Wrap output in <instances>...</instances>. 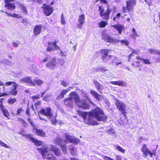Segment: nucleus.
Returning <instances> with one entry per match:
<instances>
[{"label": "nucleus", "mask_w": 160, "mask_h": 160, "mask_svg": "<svg viewBox=\"0 0 160 160\" xmlns=\"http://www.w3.org/2000/svg\"><path fill=\"white\" fill-rule=\"evenodd\" d=\"M41 104V102L38 101L35 104V106L36 109L40 108V105Z\"/></svg>", "instance_id": "nucleus-52"}, {"label": "nucleus", "mask_w": 160, "mask_h": 160, "mask_svg": "<svg viewBox=\"0 0 160 160\" xmlns=\"http://www.w3.org/2000/svg\"><path fill=\"white\" fill-rule=\"evenodd\" d=\"M140 62L139 61H137L136 62H134L132 64V65L136 67H138L139 66V63Z\"/></svg>", "instance_id": "nucleus-47"}, {"label": "nucleus", "mask_w": 160, "mask_h": 160, "mask_svg": "<svg viewBox=\"0 0 160 160\" xmlns=\"http://www.w3.org/2000/svg\"><path fill=\"white\" fill-rule=\"evenodd\" d=\"M64 136L65 137L64 142L67 143L70 142L76 145L80 142V140L79 139H76L73 137L69 135L68 133H65Z\"/></svg>", "instance_id": "nucleus-11"}, {"label": "nucleus", "mask_w": 160, "mask_h": 160, "mask_svg": "<svg viewBox=\"0 0 160 160\" xmlns=\"http://www.w3.org/2000/svg\"><path fill=\"white\" fill-rule=\"evenodd\" d=\"M115 64H116L117 65H118L119 64H121V61H120L119 62H115Z\"/></svg>", "instance_id": "nucleus-63"}, {"label": "nucleus", "mask_w": 160, "mask_h": 160, "mask_svg": "<svg viewBox=\"0 0 160 160\" xmlns=\"http://www.w3.org/2000/svg\"><path fill=\"white\" fill-rule=\"evenodd\" d=\"M19 5L20 8L21 10H22V11L23 12L26 13L27 10L26 7H25L24 5L22 4H19Z\"/></svg>", "instance_id": "nucleus-39"}, {"label": "nucleus", "mask_w": 160, "mask_h": 160, "mask_svg": "<svg viewBox=\"0 0 160 160\" xmlns=\"http://www.w3.org/2000/svg\"><path fill=\"white\" fill-rule=\"evenodd\" d=\"M28 121L30 123L32 126H33V131L36 135L42 137H45L46 135V133L42 129H37L35 128V126H34L33 122L31 121L30 118L28 119Z\"/></svg>", "instance_id": "nucleus-14"}, {"label": "nucleus", "mask_w": 160, "mask_h": 160, "mask_svg": "<svg viewBox=\"0 0 160 160\" xmlns=\"http://www.w3.org/2000/svg\"><path fill=\"white\" fill-rule=\"evenodd\" d=\"M82 94L86 99L88 98V99H89V98L88 97V96L87 95V92L85 91H83V90H82Z\"/></svg>", "instance_id": "nucleus-49"}, {"label": "nucleus", "mask_w": 160, "mask_h": 160, "mask_svg": "<svg viewBox=\"0 0 160 160\" xmlns=\"http://www.w3.org/2000/svg\"><path fill=\"white\" fill-rule=\"evenodd\" d=\"M78 114L85 120L87 124L96 125L98 123L96 122H93L94 119L98 121H106L107 117L104 115V113L101 109L98 107L92 110L90 112L78 111Z\"/></svg>", "instance_id": "nucleus-1"}, {"label": "nucleus", "mask_w": 160, "mask_h": 160, "mask_svg": "<svg viewBox=\"0 0 160 160\" xmlns=\"http://www.w3.org/2000/svg\"><path fill=\"white\" fill-rule=\"evenodd\" d=\"M42 26L39 25L36 26L33 29V33L35 36L38 35L40 34Z\"/></svg>", "instance_id": "nucleus-22"}, {"label": "nucleus", "mask_w": 160, "mask_h": 160, "mask_svg": "<svg viewBox=\"0 0 160 160\" xmlns=\"http://www.w3.org/2000/svg\"><path fill=\"white\" fill-rule=\"evenodd\" d=\"M61 22L62 24H64L65 23V18L63 13H62L61 17Z\"/></svg>", "instance_id": "nucleus-43"}, {"label": "nucleus", "mask_w": 160, "mask_h": 160, "mask_svg": "<svg viewBox=\"0 0 160 160\" xmlns=\"http://www.w3.org/2000/svg\"><path fill=\"white\" fill-rule=\"evenodd\" d=\"M115 148L119 151L121 152L122 153H124L125 152V150L122 148V147L118 146V145L116 144L114 145Z\"/></svg>", "instance_id": "nucleus-38"}, {"label": "nucleus", "mask_w": 160, "mask_h": 160, "mask_svg": "<svg viewBox=\"0 0 160 160\" xmlns=\"http://www.w3.org/2000/svg\"><path fill=\"white\" fill-rule=\"evenodd\" d=\"M60 63L61 64L63 65L64 63V61L62 60H61V61L60 62Z\"/></svg>", "instance_id": "nucleus-64"}, {"label": "nucleus", "mask_w": 160, "mask_h": 160, "mask_svg": "<svg viewBox=\"0 0 160 160\" xmlns=\"http://www.w3.org/2000/svg\"><path fill=\"white\" fill-rule=\"evenodd\" d=\"M103 158L105 160H115L107 156H105Z\"/></svg>", "instance_id": "nucleus-56"}, {"label": "nucleus", "mask_w": 160, "mask_h": 160, "mask_svg": "<svg viewBox=\"0 0 160 160\" xmlns=\"http://www.w3.org/2000/svg\"><path fill=\"white\" fill-rule=\"evenodd\" d=\"M131 51L132 52L131 54H129V55L128 56V61H129L130 60V59H131V57L132 56V54H138L139 52V51L138 50H134L133 49H131Z\"/></svg>", "instance_id": "nucleus-36"}, {"label": "nucleus", "mask_w": 160, "mask_h": 160, "mask_svg": "<svg viewBox=\"0 0 160 160\" xmlns=\"http://www.w3.org/2000/svg\"><path fill=\"white\" fill-rule=\"evenodd\" d=\"M18 86L17 83L14 82H7L4 84L0 81V97L10 94L15 96L18 93L17 89Z\"/></svg>", "instance_id": "nucleus-3"}, {"label": "nucleus", "mask_w": 160, "mask_h": 160, "mask_svg": "<svg viewBox=\"0 0 160 160\" xmlns=\"http://www.w3.org/2000/svg\"><path fill=\"white\" fill-rule=\"evenodd\" d=\"M70 96L74 98L75 104L78 107L84 109H87L90 107V105L87 103L84 99L80 100L78 96L74 92H72L70 94Z\"/></svg>", "instance_id": "nucleus-4"}, {"label": "nucleus", "mask_w": 160, "mask_h": 160, "mask_svg": "<svg viewBox=\"0 0 160 160\" xmlns=\"http://www.w3.org/2000/svg\"><path fill=\"white\" fill-rule=\"evenodd\" d=\"M109 51L108 49H102L100 51L102 59L105 62H107L113 57L111 55H108Z\"/></svg>", "instance_id": "nucleus-15"}, {"label": "nucleus", "mask_w": 160, "mask_h": 160, "mask_svg": "<svg viewBox=\"0 0 160 160\" xmlns=\"http://www.w3.org/2000/svg\"><path fill=\"white\" fill-rule=\"evenodd\" d=\"M39 118L41 120H44L46 122H47V120L46 119H44V118H43L40 115H39Z\"/></svg>", "instance_id": "nucleus-62"}, {"label": "nucleus", "mask_w": 160, "mask_h": 160, "mask_svg": "<svg viewBox=\"0 0 160 160\" xmlns=\"http://www.w3.org/2000/svg\"><path fill=\"white\" fill-rule=\"evenodd\" d=\"M139 35L138 34L135 29L133 28L132 30V34L131 35V36L133 38H135L137 37Z\"/></svg>", "instance_id": "nucleus-37"}, {"label": "nucleus", "mask_w": 160, "mask_h": 160, "mask_svg": "<svg viewBox=\"0 0 160 160\" xmlns=\"http://www.w3.org/2000/svg\"><path fill=\"white\" fill-rule=\"evenodd\" d=\"M136 0H129L127 2V6L123 7L122 11L123 12H129L135 6L136 3Z\"/></svg>", "instance_id": "nucleus-13"}, {"label": "nucleus", "mask_w": 160, "mask_h": 160, "mask_svg": "<svg viewBox=\"0 0 160 160\" xmlns=\"http://www.w3.org/2000/svg\"><path fill=\"white\" fill-rule=\"evenodd\" d=\"M96 70L97 71H100L103 72L105 74V73L108 71V69L105 67H104L102 66H100V67L97 68Z\"/></svg>", "instance_id": "nucleus-34"}, {"label": "nucleus", "mask_w": 160, "mask_h": 160, "mask_svg": "<svg viewBox=\"0 0 160 160\" xmlns=\"http://www.w3.org/2000/svg\"><path fill=\"white\" fill-rule=\"evenodd\" d=\"M142 60L144 62V63L147 64H151V62L149 60L147 59L143 58L142 59Z\"/></svg>", "instance_id": "nucleus-45"}, {"label": "nucleus", "mask_w": 160, "mask_h": 160, "mask_svg": "<svg viewBox=\"0 0 160 160\" xmlns=\"http://www.w3.org/2000/svg\"><path fill=\"white\" fill-rule=\"evenodd\" d=\"M149 52L152 54L158 53V50H154L152 49H149Z\"/></svg>", "instance_id": "nucleus-48"}, {"label": "nucleus", "mask_w": 160, "mask_h": 160, "mask_svg": "<svg viewBox=\"0 0 160 160\" xmlns=\"http://www.w3.org/2000/svg\"><path fill=\"white\" fill-rule=\"evenodd\" d=\"M115 104L118 110L122 112V114L124 116H126L127 113L126 111V104L118 99H115Z\"/></svg>", "instance_id": "nucleus-9"}, {"label": "nucleus", "mask_w": 160, "mask_h": 160, "mask_svg": "<svg viewBox=\"0 0 160 160\" xmlns=\"http://www.w3.org/2000/svg\"><path fill=\"white\" fill-rule=\"evenodd\" d=\"M124 18L126 20V21L128 22H129L130 20V19L129 17L127 16V15H125L124 17Z\"/></svg>", "instance_id": "nucleus-58"}, {"label": "nucleus", "mask_w": 160, "mask_h": 160, "mask_svg": "<svg viewBox=\"0 0 160 160\" xmlns=\"http://www.w3.org/2000/svg\"><path fill=\"white\" fill-rule=\"evenodd\" d=\"M30 65L29 66V69L30 70L34 72L35 73H36V74H37V69L36 68L35 65H34V62H30Z\"/></svg>", "instance_id": "nucleus-28"}, {"label": "nucleus", "mask_w": 160, "mask_h": 160, "mask_svg": "<svg viewBox=\"0 0 160 160\" xmlns=\"http://www.w3.org/2000/svg\"><path fill=\"white\" fill-rule=\"evenodd\" d=\"M24 111V110L23 108L21 107L18 109L17 111V112L14 113L13 112H11V114L13 116L16 115H20V113Z\"/></svg>", "instance_id": "nucleus-31"}, {"label": "nucleus", "mask_w": 160, "mask_h": 160, "mask_svg": "<svg viewBox=\"0 0 160 160\" xmlns=\"http://www.w3.org/2000/svg\"><path fill=\"white\" fill-rule=\"evenodd\" d=\"M94 84L99 92L100 93L102 92V90L103 88V86L97 81H94Z\"/></svg>", "instance_id": "nucleus-29"}, {"label": "nucleus", "mask_w": 160, "mask_h": 160, "mask_svg": "<svg viewBox=\"0 0 160 160\" xmlns=\"http://www.w3.org/2000/svg\"><path fill=\"white\" fill-rule=\"evenodd\" d=\"M37 150L41 153L43 158L51 160H57L55 157L51 153V152L54 153L57 156L61 155L60 149L53 145L44 144L41 148H37Z\"/></svg>", "instance_id": "nucleus-2"}, {"label": "nucleus", "mask_w": 160, "mask_h": 160, "mask_svg": "<svg viewBox=\"0 0 160 160\" xmlns=\"http://www.w3.org/2000/svg\"><path fill=\"white\" fill-rule=\"evenodd\" d=\"M60 55L61 57H65L67 55V53L66 52H63L61 50H60Z\"/></svg>", "instance_id": "nucleus-53"}, {"label": "nucleus", "mask_w": 160, "mask_h": 160, "mask_svg": "<svg viewBox=\"0 0 160 160\" xmlns=\"http://www.w3.org/2000/svg\"><path fill=\"white\" fill-rule=\"evenodd\" d=\"M15 0H5V7L7 8L8 9L12 10L15 9V6L14 4L12 3L9 2V1L13 2Z\"/></svg>", "instance_id": "nucleus-19"}, {"label": "nucleus", "mask_w": 160, "mask_h": 160, "mask_svg": "<svg viewBox=\"0 0 160 160\" xmlns=\"http://www.w3.org/2000/svg\"><path fill=\"white\" fill-rule=\"evenodd\" d=\"M117 58L115 57H113V59L112 61L113 64H115V62H117Z\"/></svg>", "instance_id": "nucleus-59"}, {"label": "nucleus", "mask_w": 160, "mask_h": 160, "mask_svg": "<svg viewBox=\"0 0 160 160\" xmlns=\"http://www.w3.org/2000/svg\"><path fill=\"white\" fill-rule=\"evenodd\" d=\"M0 109L4 116L8 119H9V117L10 116L9 113L7 109L5 108V106L4 105H1Z\"/></svg>", "instance_id": "nucleus-23"}, {"label": "nucleus", "mask_w": 160, "mask_h": 160, "mask_svg": "<svg viewBox=\"0 0 160 160\" xmlns=\"http://www.w3.org/2000/svg\"><path fill=\"white\" fill-rule=\"evenodd\" d=\"M90 93L96 99L98 100L99 101L102 100V96L98 94L95 91L93 90H91L90 91Z\"/></svg>", "instance_id": "nucleus-25"}, {"label": "nucleus", "mask_w": 160, "mask_h": 160, "mask_svg": "<svg viewBox=\"0 0 160 160\" xmlns=\"http://www.w3.org/2000/svg\"><path fill=\"white\" fill-rule=\"evenodd\" d=\"M51 108H48L45 109H42L40 111V113L44 116H46L48 118L51 120L52 123L55 125L56 123V115H53L51 112Z\"/></svg>", "instance_id": "nucleus-8"}, {"label": "nucleus", "mask_w": 160, "mask_h": 160, "mask_svg": "<svg viewBox=\"0 0 160 160\" xmlns=\"http://www.w3.org/2000/svg\"><path fill=\"white\" fill-rule=\"evenodd\" d=\"M53 142L55 144L60 146L62 152L63 153H66L67 151V146L63 143L64 141L62 139L58 136L56 138L54 139Z\"/></svg>", "instance_id": "nucleus-10"}, {"label": "nucleus", "mask_w": 160, "mask_h": 160, "mask_svg": "<svg viewBox=\"0 0 160 160\" xmlns=\"http://www.w3.org/2000/svg\"><path fill=\"white\" fill-rule=\"evenodd\" d=\"M99 10L100 11V14L101 16L102 17V18L105 19H108L110 13L112 12V9L110 8L109 6L108 5V8L107 11L103 12L104 9L101 7L99 6Z\"/></svg>", "instance_id": "nucleus-12"}, {"label": "nucleus", "mask_w": 160, "mask_h": 160, "mask_svg": "<svg viewBox=\"0 0 160 160\" xmlns=\"http://www.w3.org/2000/svg\"><path fill=\"white\" fill-rule=\"evenodd\" d=\"M105 74L107 77L109 78L113 77L114 75L112 70L108 69V71L105 73Z\"/></svg>", "instance_id": "nucleus-33"}, {"label": "nucleus", "mask_w": 160, "mask_h": 160, "mask_svg": "<svg viewBox=\"0 0 160 160\" xmlns=\"http://www.w3.org/2000/svg\"><path fill=\"white\" fill-rule=\"evenodd\" d=\"M122 17V16L121 15V13H118L116 16L115 17L113 18V20L114 21H118L121 17Z\"/></svg>", "instance_id": "nucleus-40"}, {"label": "nucleus", "mask_w": 160, "mask_h": 160, "mask_svg": "<svg viewBox=\"0 0 160 160\" xmlns=\"http://www.w3.org/2000/svg\"><path fill=\"white\" fill-rule=\"evenodd\" d=\"M40 97L39 95H36L32 96L31 97V98L33 100H35L38 99Z\"/></svg>", "instance_id": "nucleus-50"}, {"label": "nucleus", "mask_w": 160, "mask_h": 160, "mask_svg": "<svg viewBox=\"0 0 160 160\" xmlns=\"http://www.w3.org/2000/svg\"><path fill=\"white\" fill-rule=\"evenodd\" d=\"M61 84L62 85H63L64 87H67V85L68 84V83L64 81H61Z\"/></svg>", "instance_id": "nucleus-54"}, {"label": "nucleus", "mask_w": 160, "mask_h": 160, "mask_svg": "<svg viewBox=\"0 0 160 160\" xmlns=\"http://www.w3.org/2000/svg\"><path fill=\"white\" fill-rule=\"evenodd\" d=\"M42 62L45 63L46 67L51 69H53L57 64L56 58L49 56L42 59Z\"/></svg>", "instance_id": "nucleus-6"}, {"label": "nucleus", "mask_w": 160, "mask_h": 160, "mask_svg": "<svg viewBox=\"0 0 160 160\" xmlns=\"http://www.w3.org/2000/svg\"><path fill=\"white\" fill-rule=\"evenodd\" d=\"M115 157L117 160H122L121 156L120 155H117Z\"/></svg>", "instance_id": "nucleus-57"}, {"label": "nucleus", "mask_w": 160, "mask_h": 160, "mask_svg": "<svg viewBox=\"0 0 160 160\" xmlns=\"http://www.w3.org/2000/svg\"><path fill=\"white\" fill-rule=\"evenodd\" d=\"M72 88V87H70L65 89L62 90L59 95L58 96V98L59 99L62 98L64 97V95H65L68 91H70L71 89Z\"/></svg>", "instance_id": "nucleus-24"}, {"label": "nucleus", "mask_w": 160, "mask_h": 160, "mask_svg": "<svg viewBox=\"0 0 160 160\" xmlns=\"http://www.w3.org/2000/svg\"><path fill=\"white\" fill-rule=\"evenodd\" d=\"M102 38L105 42L109 43H115L120 42L122 44H125L126 46H128L129 44L128 41L126 40L120 41L110 37L108 34L106 33V31H103L102 32Z\"/></svg>", "instance_id": "nucleus-5"}, {"label": "nucleus", "mask_w": 160, "mask_h": 160, "mask_svg": "<svg viewBox=\"0 0 160 160\" xmlns=\"http://www.w3.org/2000/svg\"><path fill=\"white\" fill-rule=\"evenodd\" d=\"M146 145L144 144L143 145V147L142 148V151L143 153L146 156L149 154L150 155V157H152V153L151 152L148 151V148H146Z\"/></svg>", "instance_id": "nucleus-27"}, {"label": "nucleus", "mask_w": 160, "mask_h": 160, "mask_svg": "<svg viewBox=\"0 0 160 160\" xmlns=\"http://www.w3.org/2000/svg\"><path fill=\"white\" fill-rule=\"evenodd\" d=\"M85 21V16L84 14H82L79 17L78 21L81 25H82L84 24Z\"/></svg>", "instance_id": "nucleus-30"}, {"label": "nucleus", "mask_w": 160, "mask_h": 160, "mask_svg": "<svg viewBox=\"0 0 160 160\" xmlns=\"http://www.w3.org/2000/svg\"><path fill=\"white\" fill-rule=\"evenodd\" d=\"M108 132L109 134L113 135V136H116V134H115L114 130L112 128H111L108 130Z\"/></svg>", "instance_id": "nucleus-42"}, {"label": "nucleus", "mask_w": 160, "mask_h": 160, "mask_svg": "<svg viewBox=\"0 0 160 160\" xmlns=\"http://www.w3.org/2000/svg\"><path fill=\"white\" fill-rule=\"evenodd\" d=\"M111 26L115 29L120 34H121L122 30L124 29V27L122 25L119 24H118L114 25H112Z\"/></svg>", "instance_id": "nucleus-26"}, {"label": "nucleus", "mask_w": 160, "mask_h": 160, "mask_svg": "<svg viewBox=\"0 0 160 160\" xmlns=\"http://www.w3.org/2000/svg\"><path fill=\"white\" fill-rule=\"evenodd\" d=\"M68 148L71 153L73 155H75L76 153V148L72 145L69 146Z\"/></svg>", "instance_id": "nucleus-32"}, {"label": "nucleus", "mask_w": 160, "mask_h": 160, "mask_svg": "<svg viewBox=\"0 0 160 160\" xmlns=\"http://www.w3.org/2000/svg\"><path fill=\"white\" fill-rule=\"evenodd\" d=\"M51 99V96L49 95H47L43 98V100L46 101H49Z\"/></svg>", "instance_id": "nucleus-46"}, {"label": "nucleus", "mask_w": 160, "mask_h": 160, "mask_svg": "<svg viewBox=\"0 0 160 160\" xmlns=\"http://www.w3.org/2000/svg\"><path fill=\"white\" fill-rule=\"evenodd\" d=\"M19 42H13L12 43V44L14 47H17L18 46Z\"/></svg>", "instance_id": "nucleus-55"}, {"label": "nucleus", "mask_w": 160, "mask_h": 160, "mask_svg": "<svg viewBox=\"0 0 160 160\" xmlns=\"http://www.w3.org/2000/svg\"><path fill=\"white\" fill-rule=\"evenodd\" d=\"M110 83L112 84L118 85L119 86L124 87L127 85V83L122 80L115 81H111Z\"/></svg>", "instance_id": "nucleus-20"}, {"label": "nucleus", "mask_w": 160, "mask_h": 160, "mask_svg": "<svg viewBox=\"0 0 160 160\" xmlns=\"http://www.w3.org/2000/svg\"><path fill=\"white\" fill-rule=\"evenodd\" d=\"M69 96V98H68L64 100V103L68 107H72L73 106V100H74V98H71L70 96Z\"/></svg>", "instance_id": "nucleus-21"}, {"label": "nucleus", "mask_w": 160, "mask_h": 160, "mask_svg": "<svg viewBox=\"0 0 160 160\" xmlns=\"http://www.w3.org/2000/svg\"><path fill=\"white\" fill-rule=\"evenodd\" d=\"M26 138L31 140L34 144L35 145L40 146L42 145V142L41 141H39L37 139L32 137V135L31 134H22Z\"/></svg>", "instance_id": "nucleus-17"}, {"label": "nucleus", "mask_w": 160, "mask_h": 160, "mask_svg": "<svg viewBox=\"0 0 160 160\" xmlns=\"http://www.w3.org/2000/svg\"><path fill=\"white\" fill-rule=\"evenodd\" d=\"M108 24L107 21H102L98 23V26L100 28H104Z\"/></svg>", "instance_id": "nucleus-35"}, {"label": "nucleus", "mask_w": 160, "mask_h": 160, "mask_svg": "<svg viewBox=\"0 0 160 160\" xmlns=\"http://www.w3.org/2000/svg\"><path fill=\"white\" fill-rule=\"evenodd\" d=\"M59 47L57 46L56 44V42H48V46L46 49L47 52H50L54 49L55 50L59 49Z\"/></svg>", "instance_id": "nucleus-18"}, {"label": "nucleus", "mask_w": 160, "mask_h": 160, "mask_svg": "<svg viewBox=\"0 0 160 160\" xmlns=\"http://www.w3.org/2000/svg\"><path fill=\"white\" fill-rule=\"evenodd\" d=\"M15 18H22V17L20 14H17Z\"/></svg>", "instance_id": "nucleus-61"}, {"label": "nucleus", "mask_w": 160, "mask_h": 160, "mask_svg": "<svg viewBox=\"0 0 160 160\" xmlns=\"http://www.w3.org/2000/svg\"><path fill=\"white\" fill-rule=\"evenodd\" d=\"M42 8L43 9L44 14L47 16H50L53 11V8L52 6L45 4H43Z\"/></svg>", "instance_id": "nucleus-16"}, {"label": "nucleus", "mask_w": 160, "mask_h": 160, "mask_svg": "<svg viewBox=\"0 0 160 160\" xmlns=\"http://www.w3.org/2000/svg\"><path fill=\"white\" fill-rule=\"evenodd\" d=\"M5 13H6L8 16L14 18H15L16 16V15L17 14L14 13L13 14H11L6 12H5Z\"/></svg>", "instance_id": "nucleus-51"}, {"label": "nucleus", "mask_w": 160, "mask_h": 160, "mask_svg": "<svg viewBox=\"0 0 160 160\" xmlns=\"http://www.w3.org/2000/svg\"><path fill=\"white\" fill-rule=\"evenodd\" d=\"M0 145L3 147L8 148H9V146H8L4 142L2 141L1 140H0Z\"/></svg>", "instance_id": "nucleus-44"}, {"label": "nucleus", "mask_w": 160, "mask_h": 160, "mask_svg": "<svg viewBox=\"0 0 160 160\" xmlns=\"http://www.w3.org/2000/svg\"><path fill=\"white\" fill-rule=\"evenodd\" d=\"M20 82L22 83H26L31 86H34L36 84L38 85L42 84L43 81L38 78H35L34 81H33L32 78L29 77H26L23 78L19 80Z\"/></svg>", "instance_id": "nucleus-7"}, {"label": "nucleus", "mask_w": 160, "mask_h": 160, "mask_svg": "<svg viewBox=\"0 0 160 160\" xmlns=\"http://www.w3.org/2000/svg\"><path fill=\"white\" fill-rule=\"evenodd\" d=\"M30 109L29 108H28L26 111V114L28 115H30V112H29Z\"/></svg>", "instance_id": "nucleus-60"}, {"label": "nucleus", "mask_w": 160, "mask_h": 160, "mask_svg": "<svg viewBox=\"0 0 160 160\" xmlns=\"http://www.w3.org/2000/svg\"><path fill=\"white\" fill-rule=\"evenodd\" d=\"M17 101V100L15 98H9L8 101V103L9 104H13Z\"/></svg>", "instance_id": "nucleus-41"}]
</instances>
